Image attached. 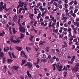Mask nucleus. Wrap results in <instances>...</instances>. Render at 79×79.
Returning <instances> with one entry per match:
<instances>
[{
	"instance_id": "nucleus-60",
	"label": "nucleus",
	"mask_w": 79,
	"mask_h": 79,
	"mask_svg": "<svg viewBox=\"0 0 79 79\" xmlns=\"http://www.w3.org/2000/svg\"><path fill=\"white\" fill-rule=\"evenodd\" d=\"M68 19V18H67V17H66L63 18L64 20L65 19V20H66V19Z\"/></svg>"
},
{
	"instance_id": "nucleus-11",
	"label": "nucleus",
	"mask_w": 79,
	"mask_h": 79,
	"mask_svg": "<svg viewBox=\"0 0 79 79\" xmlns=\"http://www.w3.org/2000/svg\"><path fill=\"white\" fill-rule=\"evenodd\" d=\"M10 8H8V9L6 8V4H4V10H5V11H8L9 10H10Z\"/></svg>"
},
{
	"instance_id": "nucleus-49",
	"label": "nucleus",
	"mask_w": 79,
	"mask_h": 79,
	"mask_svg": "<svg viewBox=\"0 0 79 79\" xmlns=\"http://www.w3.org/2000/svg\"><path fill=\"white\" fill-rule=\"evenodd\" d=\"M34 26H36V25H37V22L35 21L34 23Z\"/></svg>"
},
{
	"instance_id": "nucleus-6",
	"label": "nucleus",
	"mask_w": 79,
	"mask_h": 79,
	"mask_svg": "<svg viewBox=\"0 0 79 79\" xmlns=\"http://www.w3.org/2000/svg\"><path fill=\"white\" fill-rule=\"evenodd\" d=\"M1 51H2V49L0 48V56L3 57L4 55V53Z\"/></svg>"
},
{
	"instance_id": "nucleus-50",
	"label": "nucleus",
	"mask_w": 79,
	"mask_h": 79,
	"mask_svg": "<svg viewBox=\"0 0 79 79\" xmlns=\"http://www.w3.org/2000/svg\"><path fill=\"white\" fill-rule=\"evenodd\" d=\"M6 69H3L2 71L4 73H5L6 72Z\"/></svg>"
},
{
	"instance_id": "nucleus-57",
	"label": "nucleus",
	"mask_w": 79,
	"mask_h": 79,
	"mask_svg": "<svg viewBox=\"0 0 79 79\" xmlns=\"http://www.w3.org/2000/svg\"><path fill=\"white\" fill-rule=\"evenodd\" d=\"M33 38H34V36H32L30 38V40H32V39H33Z\"/></svg>"
},
{
	"instance_id": "nucleus-22",
	"label": "nucleus",
	"mask_w": 79,
	"mask_h": 79,
	"mask_svg": "<svg viewBox=\"0 0 79 79\" xmlns=\"http://www.w3.org/2000/svg\"><path fill=\"white\" fill-rule=\"evenodd\" d=\"M12 55L13 57L14 58H16V57H15V55L14 54V52H12Z\"/></svg>"
},
{
	"instance_id": "nucleus-31",
	"label": "nucleus",
	"mask_w": 79,
	"mask_h": 79,
	"mask_svg": "<svg viewBox=\"0 0 79 79\" xmlns=\"http://www.w3.org/2000/svg\"><path fill=\"white\" fill-rule=\"evenodd\" d=\"M27 75H28V77H30V76H29L30 74L29 73V71H27Z\"/></svg>"
},
{
	"instance_id": "nucleus-51",
	"label": "nucleus",
	"mask_w": 79,
	"mask_h": 79,
	"mask_svg": "<svg viewBox=\"0 0 79 79\" xmlns=\"http://www.w3.org/2000/svg\"><path fill=\"white\" fill-rule=\"evenodd\" d=\"M45 19H49V17L47 16L45 17Z\"/></svg>"
},
{
	"instance_id": "nucleus-9",
	"label": "nucleus",
	"mask_w": 79,
	"mask_h": 79,
	"mask_svg": "<svg viewBox=\"0 0 79 79\" xmlns=\"http://www.w3.org/2000/svg\"><path fill=\"white\" fill-rule=\"evenodd\" d=\"M15 48H16L17 50H18L19 51H21V50H22L23 49V48L18 47V46H16Z\"/></svg>"
},
{
	"instance_id": "nucleus-23",
	"label": "nucleus",
	"mask_w": 79,
	"mask_h": 79,
	"mask_svg": "<svg viewBox=\"0 0 79 79\" xmlns=\"http://www.w3.org/2000/svg\"><path fill=\"white\" fill-rule=\"evenodd\" d=\"M72 16H73V17L74 18H75L76 17V14H75V13H73L71 14Z\"/></svg>"
},
{
	"instance_id": "nucleus-3",
	"label": "nucleus",
	"mask_w": 79,
	"mask_h": 79,
	"mask_svg": "<svg viewBox=\"0 0 79 79\" xmlns=\"http://www.w3.org/2000/svg\"><path fill=\"white\" fill-rule=\"evenodd\" d=\"M56 68L58 69V70L59 71H62V65L59 66V64H56Z\"/></svg>"
},
{
	"instance_id": "nucleus-21",
	"label": "nucleus",
	"mask_w": 79,
	"mask_h": 79,
	"mask_svg": "<svg viewBox=\"0 0 79 79\" xmlns=\"http://www.w3.org/2000/svg\"><path fill=\"white\" fill-rule=\"evenodd\" d=\"M12 29L13 30V32L14 34H15L17 31H15V28H12Z\"/></svg>"
},
{
	"instance_id": "nucleus-58",
	"label": "nucleus",
	"mask_w": 79,
	"mask_h": 79,
	"mask_svg": "<svg viewBox=\"0 0 79 79\" xmlns=\"http://www.w3.org/2000/svg\"><path fill=\"white\" fill-rule=\"evenodd\" d=\"M56 61H57V62H58V61H60V60H59V59H58V58H56Z\"/></svg>"
},
{
	"instance_id": "nucleus-13",
	"label": "nucleus",
	"mask_w": 79,
	"mask_h": 79,
	"mask_svg": "<svg viewBox=\"0 0 79 79\" xmlns=\"http://www.w3.org/2000/svg\"><path fill=\"white\" fill-rule=\"evenodd\" d=\"M25 66H28L29 68L30 69V62H28L27 64L25 65Z\"/></svg>"
},
{
	"instance_id": "nucleus-45",
	"label": "nucleus",
	"mask_w": 79,
	"mask_h": 79,
	"mask_svg": "<svg viewBox=\"0 0 79 79\" xmlns=\"http://www.w3.org/2000/svg\"><path fill=\"white\" fill-rule=\"evenodd\" d=\"M74 3L75 5H77V2H76V1H74Z\"/></svg>"
},
{
	"instance_id": "nucleus-14",
	"label": "nucleus",
	"mask_w": 79,
	"mask_h": 79,
	"mask_svg": "<svg viewBox=\"0 0 79 79\" xmlns=\"http://www.w3.org/2000/svg\"><path fill=\"white\" fill-rule=\"evenodd\" d=\"M5 32L3 31L2 33H0V36H3V35H5Z\"/></svg>"
},
{
	"instance_id": "nucleus-33",
	"label": "nucleus",
	"mask_w": 79,
	"mask_h": 79,
	"mask_svg": "<svg viewBox=\"0 0 79 79\" xmlns=\"http://www.w3.org/2000/svg\"><path fill=\"white\" fill-rule=\"evenodd\" d=\"M57 25L56 26L58 27H59V25H60V23L59 22H57Z\"/></svg>"
},
{
	"instance_id": "nucleus-46",
	"label": "nucleus",
	"mask_w": 79,
	"mask_h": 79,
	"mask_svg": "<svg viewBox=\"0 0 79 79\" xmlns=\"http://www.w3.org/2000/svg\"><path fill=\"white\" fill-rule=\"evenodd\" d=\"M19 5L20 6V8H21V7H22V6H23V5L22 4H19Z\"/></svg>"
},
{
	"instance_id": "nucleus-10",
	"label": "nucleus",
	"mask_w": 79,
	"mask_h": 79,
	"mask_svg": "<svg viewBox=\"0 0 79 79\" xmlns=\"http://www.w3.org/2000/svg\"><path fill=\"white\" fill-rule=\"evenodd\" d=\"M50 47L49 46H48L47 47L45 48L46 52H49L50 50H49V49L50 48Z\"/></svg>"
},
{
	"instance_id": "nucleus-5",
	"label": "nucleus",
	"mask_w": 79,
	"mask_h": 79,
	"mask_svg": "<svg viewBox=\"0 0 79 79\" xmlns=\"http://www.w3.org/2000/svg\"><path fill=\"white\" fill-rule=\"evenodd\" d=\"M21 56H22L24 57L25 58H27V56L26 55V54H25V52H24V51H21Z\"/></svg>"
},
{
	"instance_id": "nucleus-43",
	"label": "nucleus",
	"mask_w": 79,
	"mask_h": 79,
	"mask_svg": "<svg viewBox=\"0 0 79 79\" xmlns=\"http://www.w3.org/2000/svg\"><path fill=\"white\" fill-rule=\"evenodd\" d=\"M68 24V23H66V24H64V27H67L68 26V24Z\"/></svg>"
},
{
	"instance_id": "nucleus-8",
	"label": "nucleus",
	"mask_w": 79,
	"mask_h": 79,
	"mask_svg": "<svg viewBox=\"0 0 79 79\" xmlns=\"http://www.w3.org/2000/svg\"><path fill=\"white\" fill-rule=\"evenodd\" d=\"M4 50L5 52H8V51L9 50V47H6V48H4Z\"/></svg>"
},
{
	"instance_id": "nucleus-62",
	"label": "nucleus",
	"mask_w": 79,
	"mask_h": 79,
	"mask_svg": "<svg viewBox=\"0 0 79 79\" xmlns=\"http://www.w3.org/2000/svg\"><path fill=\"white\" fill-rule=\"evenodd\" d=\"M47 24H48L47 23H45V24H44V26H46Z\"/></svg>"
},
{
	"instance_id": "nucleus-38",
	"label": "nucleus",
	"mask_w": 79,
	"mask_h": 79,
	"mask_svg": "<svg viewBox=\"0 0 79 79\" xmlns=\"http://www.w3.org/2000/svg\"><path fill=\"white\" fill-rule=\"evenodd\" d=\"M2 23L3 24H6V22L5 21H3L2 22Z\"/></svg>"
},
{
	"instance_id": "nucleus-18",
	"label": "nucleus",
	"mask_w": 79,
	"mask_h": 79,
	"mask_svg": "<svg viewBox=\"0 0 79 79\" xmlns=\"http://www.w3.org/2000/svg\"><path fill=\"white\" fill-rule=\"evenodd\" d=\"M70 21H71L72 23H74V18L73 17L71 18H70Z\"/></svg>"
},
{
	"instance_id": "nucleus-63",
	"label": "nucleus",
	"mask_w": 79,
	"mask_h": 79,
	"mask_svg": "<svg viewBox=\"0 0 79 79\" xmlns=\"http://www.w3.org/2000/svg\"><path fill=\"white\" fill-rule=\"evenodd\" d=\"M63 31V30L62 29H60L59 30V32H60V33H61V32H62Z\"/></svg>"
},
{
	"instance_id": "nucleus-20",
	"label": "nucleus",
	"mask_w": 79,
	"mask_h": 79,
	"mask_svg": "<svg viewBox=\"0 0 79 79\" xmlns=\"http://www.w3.org/2000/svg\"><path fill=\"white\" fill-rule=\"evenodd\" d=\"M63 44H64V45H65V47H68V45H67V44L66 42L64 41L63 42Z\"/></svg>"
},
{
	"instance_id": "nucleus-15",
	"label": "nucleus",
	"mask_w": 79,
	"mask_h": 79,
	"mask_svg": "<svg viewBox=\"0 0 79 79\" xmlns=\"http://www.w3.org/2000/svg\"><path fill=\"white\" fill-rule=\"evenodd\" d=\"M20 35L21 36L20 37V39H23V38H24V35L21 33H20Z\"/></svg>"
},
{
	"instance_id": "nucleus-35",
	"label": "nucleus",
	"mask_w": 79,
	"mask_h": 79,
	"mask_svg": "<svg viewBox=\"0 0 79 79\" xmlns=\"http://www.w3.org/2000/svg\"><path fill=\"white\" fill-rule=\"evenodd\" d=\"M65 8H68V4L65 3L64 4Z\"/></svg>"
},
{
	"instance_id": "nucleus-64",
	"label": "nucleus",
	"mask_w": 79,
	"mask_h": 79,
	"mask_svg": "<svg viewBox=\"0 0 79 79\" xmlns=\"http://www.w3.org/2000/svg\"><path fill=\"white\" fill-rule=\"evenodd\" d=\"M68 24H71V21H69L68 22Z\"/></svg>"
},
{
	"instance_id": "nucleus-34",
	"label": "nucleus",
	"mask_w": 79,
	"mask_h": 79,
	"mask_svg": "<svg viewBox=\"0 0 79 79\" xmlns=\"http://www.w3.org/2000/svg\"><path fill=\"white\" fill-rule=\"evenodd\" d=\"M78 11V9H76L74 11V13H77Z\"/></svg>"
},
{
	"instance_id": "nucleus-39",
	"label": "nucleus",
	"mask_w": 79,
	"mask_h": 79,
	"mask_svg": "<svg viewBox=\"0 0 79 79\" xmlns=\"http://www.w3.org/2000/svg\"><path fill=\"white\" fill-rule=\"evenodd\" d=\"M73 4V3L71 1V2H69V5L71 6Z\"/></svg>"
},
{
	"instance_id": "nucleus-52",
	"label": "nucleus",
	"mask_w": 79,
	"mask_h": 79,
	"mask_svg": "<svg viewBox=\"0 0 79 79\" xmlns=\"http://www.w3.org/2000/svg\"><path fill=\"white\" fill-rule=\"evenodd\" d=\"M20 21H21V15H20L19 19L18 20V23H19L20 22Z\"/></svg>"
},
{
	"instance_id": "nucleus-61",
	"label": "nucleus",
	"mask_w": 79,
	"mask_h": 79,
	"mask_svg": "<svg viewBox=\"0 0 79 79\" xmlns=\"http://www.w3.org/2000/svg\"><path fill=\"white\" fill-rule=\"evenodd\" d=\"M79 21V18L77 19H76V21L77 22V21Z\"/></svg>"
},
{
	"instance_id": "nucleus-12",
	"label": "nucleus",
	"mask_w": 79,
	"mask_h": 79,
	"mask_svg": "<svg viewBox=\"0 0 79 79\" xmlns=\"http://www.w3.org/2000/svg\"><path fill=\"white\" fill-rule=\"evenodd\" d=\"M56 64H55L52 65V66L53 68V70L56 69Z\"/></svg>"
},
{
	"instance_id": "nucleus-48",
	"label": "nucleus",
	"mask_w": 79,
	"mask_h": 79,
	"mask_svg": "<svg viewBox=\"0 0 79 79\" xmlns=\"http://www.w3.org/2000/svg\"><path fill=\"white\" fill-rule=\"evenodd\" d=\"M9 53L10 56V58H12V56H11V52H9Z\"/></svg>"
},
{
	"instance_id": "nucleus-1",
	"label": "nucleus",
	"mask_w": 79,
	"mask_h": 79,
	"mask_svg": "<svg viewBox=\"0 0 79 79\" xmlns=\"http://www.w3.org/2000/svg\"><path fill=\"white\" fill-rule=\"evenodd\" d=\"M13 40V36L10 37V40L13 43H15V44H19L20 42V40L17 39L16 40Z\"/></svg>"
},
{
	"instance_id": "nucleus-41",
	"label": "nucleus",
	"mask_w": 79,
	"mask_h": 79,
	"mask_svg": "<svg viewBox=\"0 0 79 79\" xmlns=\"http://www.w3.org/2000/svg\"><path fill=\"white\" fill-rule=\"evenodd\" d=\"M44 70V71H47V70H48V69H47V68H44L43 69Z\"/></svg>"
},
{
	"instance_id": "nucleus-32",
	"label": "nucleus",
	"mask_w": 79,
	"mask_h": 79,
	"mask_svg": "<svg viewBox=\"0 0 79 79\" xmlns=\"http://www.w3.org/2000/svg\"><path fill=\"white\" fill-rule=\"evenodd\" d=\"M51 52L52 53H55V49H52Z\"/></svg>"
},
{
	"instance_id": "nucleus-55",
	"label": "nucleus",
	"mask_w": 79,
	"mask_h": 79,
	"mask_svg": "<svg viewBox=\"0 0 79 79\" xmlns=\"http://www.w3.org/2000/svg\"><path fill=\"white\" fill-rule=\"evenodd\" d=\"M53 1L52 0H51V2H50V3L52 5L53 4Z\"/></svg>"
},
{
	"instance_id": "nucleus-37",
	"label": "nucleus",
	"mask_w": 79,
	"mask_h": 79,
	"mask_svg": "<svg viewBox=\"0 0 79 79\" xmlns=\"http://www.w3.org/2000/svg\"><path fill=\"white\" fill-rule=\"evenodd\" d=\"M8 62L9 63H10V62H12V61H13V60L11 59H8Z\"/></svg>"
},
{
	"instance_id": "nucleus-56",
	"label": "nucleus",
	"mask_w": 79,
	"mask_h": 79,
	"mask_svg": "<svg viewBox=\"0 0 79 79\" xmlns=\"http://www.w3.org/2000/svg\"><path fill=\"white\" fill-rule=\"evenodd\" d=\"M58 53H59V56H61V52H59Z\"/></svg>"
},
{
	"instance_id": "nucleus-4",
	"label": "nucleus",
	"mask_w": 79,
	"mask_h": 79,
	"mask_svg": "<svg viewBox=\"0 0 79 79\" xmlns=\"http://www.w3.org/2000/svg\"><path fill=\"white\" fill-rule=\"evenodd\" d=\"M19 30L21 32H25L26 29L24 27H20L19 28Z\"/></svg>"
},
{
	"instance_id": "nucleus-54",
	"label": "nucleus",
	"mask_w": 79,
	"mask_h": 79,
	"mask_svg": "<svg viewBox=\"0 0 79 79\" xmlns=\"http://www.w3.org/2000/svg\"><path fill=\"white\" fill-rule=\"evenodd\" d=\"M65 16L64 15V14H63L62 15V17L61 18V19L62 20H63V18H64V17Z\"/></svg>"
},
{
	"instance_id": "nucleus-42",
	"label": "nucleus",
	"mask_w": 79,
	"mask_h": 79,
	"mask_svg": "<svg viewBox=\"0 0 79 79\" xmlns=\"http://www.w3.org/2000/svg\"><path fill=\"white\" fill-rule=\"evenodd\" d=\"M73 8H74V7L73 6H70L69 9L70 10H73Z\"/></svg>"
},
{
	"instance_id": "nucleus-24",
	"label": "nucleus",
	"mask_w": 79,
	"mask_h": 79,
	"mask_svg": "<svg viewBox=\"0 0 79 79\" xmlns=\"http://www.w3.org/2000/svg\"><path fill=\"white\" fill-rule=\"evenodd\" d=\"M66 15L67 16H68V18H70V17L71 16H70V15H69V13H66Z\"/></svg>"
},
{
	"instance_id": "nucleus-16",
	"label": "nucleus",
	"mask_w": 79,
	"mask_h": 79,
	"mask_svg": "<svg viewBox=\"0 0 79 79\" xmlns=\"http://www.w3.org/2000/svg\"><path fill=\"white\" fill-rule=\"evenodd\" d=\"M17 19V15H15V16L13 18V21H16V19Z\"/></svg>"
},
{
	"instance_id": "nucleus-17",
	"label": "nucleus",
	"mask_w": 79,
	"mask_h": 79,
	"mask_svg": "<svg viewBox=\"0 0 79 79\" xmlns=\"http://www.w3.org/2000/svg\"><path fill=\"white\" fill-rule=\"evenodd\" d=\"M64 77H66L67 76V74H68V73H67V72H64Z\"/></svg>"
},
{
	"instance_id": "nucleus-26",
	"label": "nucleus",
	"mask_w": 79,
	"mask_h": 79,
	"mask_svg": "<svg viewBox=\"0 0 79 79\" xmlns=\"http://www.w3.org/2000/svg\"><path fill=\"white\" fill-rule=\"evenodd\" d=\"M18 66H14V69L15 70H17V69H18Z\"/></svg>"
},
{
	"instance_id": "nucleus-7",
	"label": "nucleus",
	"mask_w": 79,
	"mask_h": 79,
	"mask_svg": "<svg viewBox=\"0 0 79 79\" xmlns=\"http://www.w3.org/2000/svg\"><path fill=\"white\" fill-rule=\"evenodd\" d=\"M3 9H4V6L0 5V11H3Z\"/></svg>"
},
{
	"instance_id": "nucleus-44",
	"label": "nucleus",
	"mask_w": 79,
	"mask_h": 79,
	"mask_svg": "<svg viewBox=\"0 0 79 79\" xmlns=\"http://www.w3.org/2000/svg\"><path fill=\"white\" fill-rule=\"evenodd\" d=\"M35 48V50L36 51V52H37V51H38V49H37V47H36V46H35L34 47Z\"/></svg>"
},
{
	"instance_id": "nucleus-19",
	"label": "nucleus",
	"mask_w": 79,
	"mask_h": 79,
	"mask_svg": "<svg viewBox=\"0 0 79 79\" xmlns=\"http://www.w3.org/2000/svg\"><path fill=\"white\" fill-rule=\"evenodd\" d=\"M26 61L25 60H23L22 64V66H23V64H25V63H26Z\"/></svg>"
},
{
	"instance_id": "nucleus-25",
	"label": "nucleus",
	"mask_w": 79,
	"mask_h": 79,
	"mask_svg": "<svg viewBox=\"0 0 79 79\" xmlns=\"http://www.w3.org/2000/svg\"><path fill=\"white\" fill-rule=\"evenodd\" d=\"M69 55L68 54H66V55H64V58H67L68 57V56H69Z\"/></svg>"
},
{
	"instance_id": "nucleus-28",
	"label": "nucleus",
	"mask_w": 79,
	"mask_h": 79,
	"mask_svg": "<svg viewBox=\"0 0 79 79\" xmlns=\"http://www.w3.org/2000/svg\"><path fill=\"white\" fill-rule=\"evenodd\" d=\"M55 6L56 8H58L60 7V5L59 4L57 3V4Z\"/></svg>"
},
{
	"instance_id": "nucleus-2",
	"label": "nucleus",
	"mask_w": 79,
	"mask_h": 79,
	"mask_svg": "<svg viewBox=\"0 0 79 79\" xmlns=\"http://www.w3.org/2000/svg\"><path fill=\"white\" fill-rule=\"evenodd\" d=\"M71 69L73 73H77V72L78 71V70H79V67H74L72 68Z\"/></svg>"
},
{
	"instance_id": "nucleus-40",
	"label": "nucleus",
	"mask_w": 79,
	"mask_h": 79,
	"mask_svg": "<svg viewBox=\"0 0 79 79\" xmlns=\"http://www.w3.org/2000/svg\"><path fill=\"white\" fill-rule=\"evenodd\" d=\"M59 37V38H62V37H63V35H60Z\"/></svg>"
},
{
	"instance_id": "nucleus-29",
	"label": "nucleus",
	"mask_w": 79,
	"mask_h": 79,
	"mask_svg": "<svg viewBox=\"0 0 79 79\" xmlns=\"http://www.w3.org/2000/svg\"><path fill=\"white\" fill-rule=\"evenodd\" d=\"M40 6V3H38L37 4V6H36V7L37 8H38V7H39V6Z\"/></svg>"
},
{
	"instance_id": "nucleus-30",
	"label": "nucleus",
	"mask_w": 79,
	"mask_h": 79,
	"mask_svg": "<svg viewBox=\"0 0 79 79\" xmlns=\"http://www.w3.org/2000/svg\"><path fill=\"white\" fill-rule=\"evenodd\" d=\"M26 48L27 50V52H28L29 53V50L30 49V48L29 47H26Z\"/></svg>"
},
{
	"instance_id": "nucleus-59",
	"label": "nucleus",
	"mask_w": 79,
	"mask_h": 79,
	"mask_svg": "<svg viewBox=\"0 0 79 79\" xmlns=\"http://www.w3.org/2000/svg\"><path fill=\"white\" fill-rule=\"evenodd\" d=\"M46 75L47 76H49V73H46Z\"/></svg>"
},
{
	"instance_id": "nucleus-47",
	"label": "nucleus",
	"mask_w": 79,
	"mask_h": 79,
	"mask_svg": "<svg viewBox=\"0 0 79 79\" xmlns=\"http://www.w3.org/2000/svg\"><path fill=\"white\" fill-rule=\"evenodd\" d=\"M8 68H7V67L6 65H4V69H6Z\"/></svg>"
},
{
	"instance_id": "nucleus-27",
	"label": "nucleus",
	"mask_w": 79,
	"mask_h": 79,
	"mask_svg": "<svg viewBox=\"0 0 79 79\" xmlns=\"http://www.w3.org/2000/svg\"><path fill=\"white\" fill-rule=\"evenodd\" d=\"M47 57V56L45 55V54H43V58L45 59V58H46Z\"/></svg>"
},
{
	"instance_id": "nucleus-36",
	"label": "nucleus",
	"mask_w": 79,
	"mask_h": 79,
	"mask_svg": "<svg viewBox=\"0 0 79 79\" xmlns=\"http://www.w3.org/2000/svg\"><path fill=\"white\" fill-rule=\"evenodd\" d=\"M44 44H45V41H43L41 43V45H44Z\"/></svg>"
},
{
	"instance_id": "nucleus-53",
	"label": "nucleus",
	"mask_w": 79,
	"mask_h": 79,
	"mask_svg": "<svg viewBox=\"0 0 79 79\" xmlns=\"http://www.w3.org/2000/svg\"><path fill=\"white\" fill-rule=\"evenodd\" d=\"M67 30H68V29L67 28H64V31H67Z\"/></svg>"
}]
</instances>
